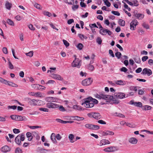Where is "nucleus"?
Returning a JSON list of instances; mask_svg holds the SVG:
<instances>
[{
    "label": "nucleus",
    "mask_w": 153,
    "mask_h": 153,
    "mask_svg": "<svg viewBox=\"0 0 153 153\" xmlns=\"http://www.w3.org/2000/svg\"><path fill=\"white\" fill-rule=\"evenodd\" d=\"M98 102L97 100L96 99H93L90 97L86 98L84 102L82 103V105L86 108H91L94 106V103L97 104Z\"/></svg>",
    "instance_id": "obj_1"
},
{
    "label": "nucleus",
    "mask_w": 153,
    "mask_h": 153,
    "mask_svg": "<svg viewBox=\"0 0 153 153\" xmlns=\"http://www.w3.org/2000/svg\"><path fill=\"white\" fill-rule=\"evenodd\" d=\"M25 100L28 103L31 105H41V103L42 102V101L40 100H36L34 99H31L29 98H26Z\"/></svg>",
    "instance_id": "obj_2"
},
{
    "label": "nucleus",
    "mask_w": 153,
    "mask_h": 153,
    "mask_svg": "<svg viewBox=\"0 0 153 153\" xmlns=\"http://www.w3.org/2000/svg\"><path fill=\"white\" fill-rule=\"evenodd\" d=\"M96 98L98 99H104L106 100L107 102L113 99V96L105 95L103 94H97L96 97Z\"/></svg>",
    "instance_id": "obj_3"
},
{
    "label": "nucleus",
    "mask_w": 153,
    "mask_h": 153,
    "mask_svg": "<svg viewBox=\"0 0 153 153\" xmlns=\"http://www.w3.org/2000/svg\"><path fill=\"white\" fill-rule=\"evenodd\" d=\"M25 140V135L23 134L18 135L15 139L16 143L19 145H21V141H23Z\"/></svg>",
    "instance_id": "obj_4"
},
{
    "label": "nucleus",
    "mask_w": 153,
    "mask_h": 153,
    "mask_svg": "<svg viewBox=\"0 0 153 153\" xmlns=\"http://www.w3.org/2000/svg\"><path fill=\"white\" fill-rule=\"evenodd\" d=\"M81 61L79 60L78 59L75 58V60L72 63V66L73 67H77V68H79L81 65Z\"/></svg>",
    "instance_id": "obj_5"
},
{
    "label": "nucleus",
    "mask_w": 153,
    "mask_h": 153,
    "mask_svg": "<svg viewBox=\"0 0 153 153\" xmlns=\"http://www.w3.org/2000/svg\"><path fill=\"white\" fill-rule=\"evenodd\" d=\"M85 126L86 128L92 130H97L99 128V127L98 126L91 124H86L85 125Z\"/></svg>",
    "instance_id": "obj_6"
},
{
    "label": "nucleus",
    "mask_w": 153,
    "mask_h": 153,
    "mask_svg": "<svg viewBox=\"0 0 153 153\" xmlns=\"http://www.w3.org/2000/svg\"><path fill=\"white\" fill-rule=\"evenodd\" d=\"M118 150V148L117 147L114 146H110L103 149L105 152H114Z\"/></svg>",
    "instance_id": "obj_7"
},
{
    "label": "nucleus",
    "mask_w": 153,
    "mask_h": 153,
    "mask_svg": "<svg viewBox=\"0 0 153 153\" xmlns=\"http://www.w3.org/2000/svg\"><path fill=\"white\" fill-rule=\"evenodd\" d=\"M46 107L48 108L54 109L59 107V105L53 102H48L46 104Z\"/></svg>",
    "instance_id": "obj_8"
},
{
    "label": "nucleus",
    "mask_w": 153,
    "mask_h": 153,
    "mask_svg": "<svg viewBox=\"0 0 153 153\" xmlns=\"http://www.w3.org/2000/svg\"><path fill=\"white\" fill-rule=\"evenodd\" d=\"M138 22L137 21L136 19H134L130 24V29L132 30H135V28H136V26L138 24Z\"/></svg>",
    "instance_id": "obj_9"
},
{
    "label": "nucleus",
    "mask_w": 153,
    "mask_h": 153,
    "mask_svg": "<svg viewBox=\"0 0 153 153\" xmlns=\"http://www.w3.org/2000/svg\"><path fill=\"white\" fill-rule=\"evenodd\" d=\"M92 82L91 78H88L83 80L82 81V84L83 86H88L90 85Z\"/></svg>",
    "instance_id": "obj_10"
},
{
    "label": "nucleus",
    "mask_w": 153,
    "mask_h": 153,
    "mask_svg": "<svg viewBox=\"0 0 153 153\" xmlns=\"http://www.w3.org/2000/svg\"><path fill=\"white\" fill-rule=\"evenodd\" d=\"M141 74L143 75L147 74L148 76H149L152 74V72L151 70L147 68L144 69L141 73Z\"/></svg>",
    "instance_id": "obj_11"
},
{
    "label": "nucleus",
    "mask_w": 153,
    "mask_h": 153,
    "mask_svg": "<svg viewBox=\"0 0 153 153\" xmlns=\"http://www.w3.org/2000/svg\"><path fill=\"white\" fill-rule=\"evenodd\" d=\"M129 104L134 105V106L138 107H141L142 106V104L141 102H135L133 100H131L129 102Z\"/></svg>",
    "instance_id": "obj_12"
},
{
    "label": "nucleus",
    "mask_w": 153,
    "mask_h": 153,
    "mask_svg": "<svg viewBox=\"0 0 153 153\" xmlns=\"http://www.w3.org/2000/svg\"><path fill=\"white\" fill-rule=\"evenodd\" d=\"M51 77L54 79H57L59 80L62 81L63 80V78L61 77L60 75L57 74H52L51 75Z\"/></svg>",
    "instance_id": "obj_13"
},
{
    "label": "nucleus",
    "mask_w": 153,
    "mask_h": 153,
    "mask_svg": "<svg viewBox=\"0 0 153 153\" xmlns=\"http://www.w3.org/2000/svg\"><path fill=\"white\" fill-rule=\"evenodd\" d=\"M10 148L7 145L4 146L1 148L0 149L1 151L3 153H7L10 151Z\"/></svg>",
    "instance_id": "obj_14"
},
{
    "label": "nucleus",
    "mask_w": 153,
    "mask_h": 153,
    "mask_svg": "<svg viewBox=\"0 0 153 153\" xmlns=\"http://www.w3.org/2000/svg\"><path fill=\"white\" fill-rule=\"evenodd\" d=\"M114 95L117 98L119 99H123L125 97V94L123 93H116Z\"/></svg>",
    "instance_id": "obj_15"
},
{
    "label": "nucleus",
    "mask_w": 153,
    "mask_h": 153,
    "mask_svg": "<svg viewBox=\"0 0 153 153\" xmlns=\"http://www.w3.org/2000/svg\"><path fill=\"white\" fill-rule=\"evenodd\" d=\"M110 142L108 140L105 139H103L100 141V146H101L106 144H110Z\"/></svg>",
    "instance_id": "obj_16"
},
{
    "label": "nucleus",
    "mask_w": 153,
    "mask_h": 153,
    "mask_svg": "<svg viewBox=\"0 0 153 153\" xmlns=\"http://www.w3.org/2000/svg\"><path fill=\"white\" fill-rule=\"evenodd\" d=\"M128 142L131 143L133 144H136L138 140L135 137H131L128 139Z\"/></svg>",
    "instance_id": "obj_17"
},
{
    "label": "nucleus",
    "mask_w": 153,
    "mask_h": 153,
    "mask_svg": "<svg viewBox=\"0 0 153 153\" xmlns=\"http://www.w3.org/2000/svg\"><path fill=\"white\" fill-rule=\"evenodd\" d=\"M36 151L38 153H46L48 150L41 147H38L37 148Z\"/></svg>",
    "instance_id": "obj_18"
},
{
    "label": "nucleus",
    "mask_w": 153,
    "mask_h": 153,
    "mask_svg": "<svg viewBox=\"0 0 153 153\" xmlns=\"http://www.w3.org/2000/svg\"><path fill=\"white\" fill-rule=\"evenodd\" d=\"M134 16L139 20H142L143 18L144 15L142 14L136 13L134 14Z\"/></svg>",
    "instance_id": "obj_19"
},
{
    "label": "nucleus",
    "mask_w": 153,
    "mask_h": 153,
    "mask_svg": "<svg viewBox=\"0 0 153 153\" xmlns=\"http://www.w3.org/2000/svg\"><path fill=\"white\" fill-rule=\"evenodd\" d=\"M114 134V132L110 131H105L102 132V134L104 136H106L108 135H112Z\"/></svg>",
    "instance_id": "obj_20"
},
{
    "label": "nucleus",
    "mask_w": 153,
    "mask_h": 153,
    "mask_svg": "<svg viewBox=\"0 0 153 153\" xmlns=\"http://www.w3.org/2000/svg\"><path fill=\"white\" fill-rule=\"evenodd\" d=\"M17 121H26L27 120V118L25 116L18 115Z\"/></svg>",
    "instance_id": "obj_21"
},
{
    "label": "nucleus",
    "mask_w": 153,
    "mask_h": 153,
    "mask_svg": "<svg viewBox=\"0 0 153 153\" xmlns=\"http://www.w3.org/2000/svg\"><path fill=\"white\" fill-rule=\"evenodd\" d=\"M51 139L53 143L56 144L57 142L56 139V135L54 133H52L51 136Z\"/></svg>",
    "instance_id": "obj_22"
},
{
    "label": "nucleus",
    "mask_w": 153,
    "mask_h": 153,
    "mask_svg": "<svg viewBox=\"0 0 153 153\" xmlns=\"http://www.w3.org/2000/svg\"><path fill=\"white\" fill-rule=\"evenodd\" d=\"M115 83L116 84L118 85H124L126 84L125 81H123L122 80L115 81Z\"/></svg>",
    "instance_id": "obj_23"
},
{
    "label": "nucleus",
    "mask_w": 153,
    "mask_h": 153,
    "mask_svg": "<svg viewBox=\"0 0 153 153\" xmlns=\"http://www.w3.org/2000/svg\"><path fill=\"white\" fill-rule=\"evenodd\" d=\"M93 117L94 118L98 119L101 118V115L100 114L98 113H93Z\"/></svg>",
    "instance_id": "obj_24"
},
{
    "label": "nucleus",
    "mask_w": 153,
    "mask_h": 153,
    "mask_svg": "<svg viewBox=\"0 0 153 153\" xmlns=\"http://www.w3.org/2000/svg\"><path fill=\"white\" fill-rule=\"evenodd\" d=\"M107 29L102 28L100 29V34L103 35H105L106 34Z\"/></svg>",
    "instance_id": "obj_25"
},
{
    "label": "nucleus",
    "mask_w": 153,
    "mask_h": 153,
    "mask_svg": "<svg viewBox=\"0 0 153 153\" xmlns=\"http://www.w3.org/2000/svg\"><path fill=\"white\" fill-rule=\"evenodd\" d=\"M74 136L73 134H70L68 136V138L70 141L71 143H73L74 141L73 139H74Z\"/></svg>",
    "instance_id": "obj_26"
},
{
    "label": "nucleus",
    "mask_w": 153,
    "mask_h": 153,
    "mask_svg": "<svg viewBox=\"0 0 153 153\" xmlns=\"http://www.w3.org/2000/svg\"><path fill=\"white\" fill-rule=\"evenodd\" d=\"M12 6L11 3H9L8 1H7L5 4V7L7 9L10 10Z\"/></svg>",
    "instance_id": "obj_27"
},
{
    "label": "nucleus",
    "mask_w": 153,
    "mask_h": 153,
    "mask_svg": "<svg viewBox=\"0 0 153 153\" xmlns=\"http://www.w3.org/2000/svg\"><path fill=\"white\" fill-rule=\"evenodd\" d=\"M31 134V133L29 132H27L26 134L27 137L28 138V140L30 141L32 139Z\"/></svg>",
    "instance_id": "obj_28"
},
{
    "label": "nucleus",
    "mask_w": 153,
    "mask_h": 153,
    "mask_svg": "<svg viewBox=\"0 0 153 153\" xmlns=\"http://www.w3.org/2000/svg\"><path fill=\"white\" fill-rule=\"evenodd\" d=\"M7 22L9 25L14 26V22L10 19H7Z\"/></svg>",
    "instance_id": "obj_29"
},
{
    "label": "nucleus",
    "mask_w": 153,
    "mask_h": 153,
    "mask_svg": "<svg viewBox=\"0 0 153 153\" xmlns=\"http://www.w3.org/2000/svg\"><path fill=\"white\" fill-rule=\"evenodd\" d=\"M118 23L119 25L122 26H124L125 25V21L122 19H120Z\"/></svg>",
    "instance_id": "obj_30"
},
{
    "label": "nucleus",
    "mask_w": 153,
    "mask_h": 153,
    "mask_svg": "<svg viewBox=\"0 0 153 153\" xmlns=\"http://www.w3.org/2000/svg\"><path fill=\"white\" fill-rule=\"evenodd\" d=\"M43 14L45 16L50 17L52 16L51 13L49 12L44 11L42 12Z\"/></svg>",
    "instance_id": "obj_31"
},
{
    "label": "nucleus",
    "mask_w": 153,
    "mask_h": 153,
    "mask_svg": "<svg viewBox=\"0 0 153 153\" xmlns=\"http://www.w3.org/2000/svg\"><path fill=\"white\" fill-rule=\"evenodd\" d=\"M73 108L74 109L79 111H81L82 109L81 107L76 105H74L73 106Z\"/></svg>",
    "instance_id": "obj_32"
},
{
    "label": "nucleus",
    "mask_w": 153,
    "mask_h": 153,
    "mask_svg": "<svg viewBox=\"0 0 153 153\" xmlns=\"http://www.w3.org/2000/svg\"><path fill=\"white\" fill-rule=\"evenodd\" d=\"M114 114L115 116L120 117L124 118L125 117L124 115L121 113L116 112Z\"/></svg>",
    "instance_id": "obj_33"
},
{
    "label": "nucleus",
    "mask_w": 153,
    "mask_h": 153,
    "mask_svg": "<svg viewBox=\"0 0 153 153\" xmlns=\"http://www.w3.org/2000/svg\"><path fill=\"white\" fill-rule=\"evenodd\" d=\"M151 108L152 107L151 106L147 105H145L143 108V109L145 110H150Z\"/></svg>",
    "instance_id": "obj_34"
},
{
    "label": "nucleus",
    "mask_w": 153,
    "mask_h": 153,
    "mask_svg": "<svg viewBox=\"0 0 153 153\" xmlns=\"http://www.w3.org/2000/svg\"><path fill=\"white\" fill-rule=\"evenodd\" d=\"M52 97H47L45 98V100L49 102H52Z\"/></svg>",
    "instance_id": "obj_35"
},
{
    "label": "nucleus",
    "mask_w": 153,
    "mask_h": 153,
    "mask_svg": "<svg viewBox=\"0 0 153 153\" xmlns=\"http://www.w3.org/2000/svg\"><path fill=\"white\" fill-rule=\"evenodd\" d=\"M35 96L36 97H43L42 95V93L39 92H37L35 93Z\"/></svg>",
    "instance_id": "obj_36"
},
{
    "label": "nucleus",
    "mask_w": 153,
    "mask_h": 153,
    "mask_svg": "<svg viewBox=\"0 0 153 153\" xmlns=\"http://www.w3.org/2000/svg\"><path fill=\"white\" fill-rule=\"evenodd\" d=\"M33 51H31L28 53H26L25 54L28 56L31 57L33 56Z\"/></svg>",
    "instance_id": "obj_37"
},
{
    "label": "nucleus",
    "mask_w": 153,
    "mask_h": 153,
    "mask_svg": "<svg viewBox=\"0 0 153 153\" xmlns=\"http://www.w3.org/2000/svg\"><path fill=\"white\" fill-rule=\"evenodd\" d=\"M142 26L145 28L146 29H149V25L147 24L146 23L144 22L142 24Z\"/></svg>",
    "instance_id": "obj_38"
},
{
    "label": "nucleus",
    "mask_w": 153,
    "mask_h": 153,
    "mask_svg": "<svg viewBox=\"0 0 153 153\" xmlns=\"http://www.w3.org/2000/svg\"><path fill=\"white\" fill-rule=\"evenodd\" d=\"M15 153H22V151L21 149L19 148H17L15 151Z\"/></svg>",
    "instance_id": "obj_39"
},
{
    "label": "nucleus",
    "mask_w": 153,
    "mask_h": 153,
    "mask_svg": "<svg viewBox=\"0 0 153 153\" xmlns=\"http://www.w3.org/2000/svg\"><path fill=\"white\" fill-rule=\"evenodd\" d=\"M77 48L79 50H81L83 47V45L81 43H79L76 46Z\"/></svg>",
    "instance_id": "obj_40"
},
{
    "label": "nucleus",
    "mask_w": 153,
    "mask_h": 153,
    "mask_svg": "<svg viewBox=\"0 0 153 153\" xmlns=\"http://www.w3.org/2000/svg\"><path fill=\"white\" fill-rule=\"evenodd\" d=\"M129 89L131 91H134L135 92H136L137 91V87L131 86L129 88Z\"/></svg>",
    "instance_id": "obj_41"
},
{
    "label": "nucleus",
    "mask_w": 153,
    "mask_h": 153,
    "mask_svg": "<svg viewBox=\"0 0 153 153\" xmlns=\"http://www.w3.org/2000/svg\"><path fill=\"white\" fill-rule=\"evenodd\" d=\"M96 41L98 44L100 45L102 43V40L100 37H98L96 39Z\"/></svg>",
    "instance_id": "obj_42"
},
{
    "label": "nucleus",
    "mask_w": 153,
    "mask_h": 153,
    "mask_svg": "<svg viewBox=\"0 0 153 153\" xmlns=\"http://www.w3.org/2000/svg\"><path fill=\"white\" fill-rule=\"evenodd\" d=\"M115 55L116 56L117 58L118 59H119L120 58L122 55L121 53L117 52L115 53Z\"/></svg>",
    "instance_id": "obj_43"
},
{
    "label": "nucleus",
    "mask_w": 153,
    "mask_h": 153,
    "mask_svg": "<svg viewBox=\"0 0 153 153\" xmlns=\"http://www.w3.org/2000/svg\"><path fill=\"white\" fill-rule=\"evenodd\" d=\"M39 109L41 111L44 112H48L49 111V109L46 108H40Z\"/></svg>",
    "instance_id": "obj_44"
},
{
    "label": "nucleus",
    "mask_w": 153,
    "mask_h": 153,
    "mask_svg": "<svg viewBox=\"0 0 153 153\" xmlns=\"http://www.w3.org/2000/svg\"><path fill=\"white\" fill-rule=\"evenodd\" d=\"M65 2L69 4H73V2H74V0H65Z\"/></svg>",
    "instance_id": "obj_45"
},
{
    "label": "nucleus",
    "mask_w": 153,
    "mask_h": 153,
    "mask_svg": "<svg viewBox=\"0 0 153 153\" xmlns=\"http://www.w3.org/2000/svg\"><path fill=\"white\" fill-rule=\"evenodd\" d=\"M10 117L11 119L13 120H15L17 121V115H12L10 116Z\"/></svg>",
    "instance_id": "obj_46"
},
{
    "label": "nucleus",
    "mask_w": 153,
    "mask_h": 153,
    "mask_svg": "<svg viewBox=\"0 0 153 153\" xmlns=\"http://www.w3.org/2000/svg\"><path fill=\"white\" fill-rule=\"evenodd\" d=\"M17 108L16 106L15 105H13V106H10L9 105L7 106V108L8 109H12L13 110H15Z\"/></svg>",
    "instance_id": "obj_47"
},
{
    "label": "nucleus",
    "mask_w": 153,
    "mask_h": 153,
    "mask_svg": "<svg viewBox=\"0 0 153 153\" xmlns=\"http://www.w3.org/2000/svg\"><path fill=\"white\" fill-rule=\"evenodd\" d=\"M6 84H5L6 85H7L10 86H13V85H15V84L10 81H7L6 80Z\"/></svg>",
    "instance_id": "obj_48"
},
{
    "label": "nucleus",
    "mask_w": 153,
    "mask_h": 153,
    "mask_svg": "<svg viewBox=\"0 0 153 153\" xmlns=\"http://www.w3.org/2000/svg\"><path fill=\"white\" fill-rule=\"evenodd\" d=\"M134 59L135 62L137 63H140L141 62L140 59L138 57H137Z\"/></svg>",
    "instance_id": "obj_49"
},
{
    "label": "nucleus",
    "mask_w": 153,
    "mask_h": 153,
    "mask_svg": "<svg viewBox=\"0 0 153 153\" xmlns=\"http://www.w3.org/2000/svg\"><path fill=\"white\" fill-rule=\"evenodd\" d=\"M55 83V82L54 81L52 80H50L46 83V84H54Z\"/></svg>",
    "instance_id": "obj_50"
},
{
    "label": "nucleus",
    "mask_w": 153,
    "mask_h": 153,
    "mask_svg": "<svg viewBox=\"0 0 153 153\" xmlns=\"http://www.w3.org/2000/svg\"><path fill=\"white\" fill-rule=\"evenodd\" d=\"M63 41L64 44L65 45L66 47H67L69 46V44L66 40L65 39H63Z\"/></svg>",
    "instance_id": "obj_51"
},
{
    "label": "nucleus",
    "mask_w": 153,
    "mask_h": 153,
    "mask_svg": "<svg viewBox=\"0 0 153 153\" xmlns=\"http://www.w3.org/2000/svg\"><path fill=\"white\" fill-rule=\"evenodd\" d=\"M29 128L32 129H34L36 128H41V126H29Z\"/></svg>",
    "instance_id": "obj_52"
},
{
    "label": "nucleus",
    "mask_w": 153,
    "mask_h": 153,
    "mask_svg": "<svg viewBox=\"0 0 153 153\" xmlns=\"http://www.w3.org/2000/svg\"><path fill=\"white\" fill-rule=\"evenodd\" d=\"M58 108H59V110L61 111H66L65 108L62 105H60V106L59 105Z\"/></svg>",
    "instance_id": "obj_53"
},
{
    "label": "nucleus",
    "mask_w": 153,
    "mask_h": 153,
    "mask_svg": "<svg viewBox=\"0 0 153 153\" xmlns=\"http://www.w3.org/2000/svg\"><path fill=\"white\" fill-rule=\"evenodd\" d=\"M111 12L112 14L115 15L119 16L120 15V13L118 11H112Z\"/></svg>",
    "instance_id": "obj_54"
},
{
    "label": "nucleus",
    "mask_w": 153,
    "mask_h": 153,
    "mask_svg": "<svg viewBox=\"0 0 153 153\" xmlns=\"http://www.w3.org/2000/svg\"><path fill=\"white\" fill-rule=\"evenodd\" d=\"M76 120L78 121H80L81 120H82L84 119V118L83 117H79L78 116H76Z\"/></svg>",
    "instance_id": "obj_55"
},
{
    "label": "nucleus",
    "mask_w": 153,
    "mask_h": 153,
    "mask_svg": "<svg viewBox=\"0 0 153 153\" xmlns=\"http://www.w3.org/2000/svg\"><path fill=\"white\" fill-rule=\"evenodd\" d=\"M88 69L91 71H93L94 69V68L93 65H89L88 66Z\"/></svg>",
    "instance_id": "obj_56"
},
{
    "label": "nucleus",
    "mask_w": 153,
    "mask_h": 153,
    "mask_svg": "<svg viewBox=\"0 0 153 153\" xmlns=\"http://www.w3.org/2000/svg\"><path fill=\"white\" fill-rule=\"evenodd\" d=\"M89 26L91 28H92L93 27H97L98 28V27L97 26L95 23H94L89 25Z\"/></svg>",
    "instance_id": "obj_57"
},
{
    "label": "nucleus",
    "mask_w": 153,
    "mask_h": 153,
    "mask_svg": "<svg viewBox=\"0 0 153 153\" xmlns=\"http://www.w3.org/2000/svg\"><path fill=\"white\" fill-rule=\"evenodd\" d=\"M13 131L14 133L15 134H18L20 132V131L19 129H17L16 128H14L13 130Z\"/></svg>",
    "instance_id": "obj_58"
},
{
    "label": "nucleus",
    "mask_w": 153,
    "mask_h": 153,
    "mask_svg": "<svg viewBox=\"0 0 153 153\" xmlns=\"http://www.w3.org/2000/svg\"><path fill=\"white\" fill-rule=\"evenodd\" d=\"M78 7L79 6L78 5H74L72 6V9L74 11H75L78 9Z\"/></svg>",
    "instance_id": "obj_59"
},
{
    "label": "nucleus",
    "mask_w": 153,
    "mask_h": 153,
    "mask_svg": "<svg viewBox=\"0 0 153 153\" xmlns=\"http://www.w3.org/2000/svg\"><path fill=\"white\" fill-rule=\"evenodd\" d=\"M126 125L128 127H131V128H133V127H134V125L131 124L130 123H126Z\"/></svg>",
    "instance_id": "obj_60"
},
{
    "label": "nucleus",
    "mask_w": 153,
    "mask_h": 153,
    "mask_svg": "<svg viewBox=\"0 0 153 153\" xmlns=\"http://www.w3.org/2000/svg\"><path fill=\"white\" fill-rule=\"evenodd\" d=\"M2 51L4 53V54H7L8 53V51L7 48L6 47H4L2 49Z\"/></svg>",
    "instance_id": "obj_61"
},
{
    "label": "nucleus",
    "mask_w": 153,
    "mask_h": 153,
    "mask_svg": "<svg viewBox=\"0 0 153 153\" xmlns=\"http://www.w3.org/2000/svg\"><path fill=\"white\" fill-rule=\"evenodd\" d=\"M0 82L4 84H6V80L1 77H0Z\"/></svg>",
    "instance_id": "obj_62"
},
{
    "label": "nucleus",
    "mask_w": 153,
    "mask_h": 153,
    "mask_svg": "<svg viewBox=\"0 0 153 153\" xmlns=\"http://www.w3.org/2000/svg\"><path fill=\"white\" fill-rule=\"evenodd\" d=\"M29 28L32 30H35V28L33 27V25L31 24H30L28 25Z\"/></svg>",
    "instance_id": "obj_63"
},
{
    "label": "nucleus",
    "mask_w": 153,
    "mask_h": 153,
    "mask_svg": "<svg viewBox=\"0 0 153 153\" xmlns=\"http://www.w3.org/2000/svg\"><path fill=\"white\" fill-rule=\"evenodd\" d=\"M120 71H123L124 72H126L128 70L125 67H123L120 69Z\"/></svg>",
    "instance_id": "obj_64"
}]
</instances>
